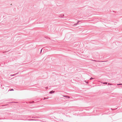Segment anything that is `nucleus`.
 I'll list each match as a JSON object with an SVG mask.
<instances>
[{
    "instance_id": "obj_1",
    "label": "nucleus",
    "mask_w": 122,
    "mask_h": 122,
    "mask_svg": "<svg viewBox=\"0 0 122 122\" xmlns=\"http://www.w3.org/2000/svg\"><path fill=\"white\" fill-rule=\"evenodd\" d=\"M64 15L63 14H61L59 15V17H63Z\"/></svg>"
},
{
    "instance_id": "obj_2",
    "label": "nucleus",
    "mask_w": 122,
    "mask_h": 122,
    "mask_svg": "<svg viewBox=\"0 0 122 122\" xmlns=\"http://www.w3.org/2000/svg\"><path fill=\"white\" fill-rule=\"evenodd\" d=\"M54 92H55L54 91H51L49 92V93L50 94H51L54 93Z\"/></svg>"
},
{
    "instance_id": "obj_3",
    "label": "nucleus",
    "mask_w": 122,
    "mask_h": 122,
    "mask_svg": "<svg viewBox=\"0 0 122 122\" xmlns=\"http://www.w3.org/2000/svg\"><path fill=\"white\" fill-rule=\"evenodd\" d=\"M63 96L64 97H66L67 98H70V97H69V96H68L64 95V96Z\"/></svg>"
},
{
    "instance_id": "obj_4",
    "label": "nucleus",
    "mask_w": 122,
    "mask_h": 122,
    "mask_svg": "<svg viewBox=\"0 0 122 122\" xmlns=\"http://www.w3.org/2000/svg\"><path fill=\"white\" fill-rule=\"evenodd\" d=\"M29 121H36V120L35 119H28V120Z\"/></svg>"
},
{
    "instance_id": "obj_5",
    "label": "nucleus",
    "mask_w": 122,
    "mask_h": 122,
    "mask_svg": "<svg viewBox=\"0 0 122 122\" xmlns=\"http://www.w3.org/2000/svg\"><path fill=\"white\" fill-rule=\"evenodd\" d=\"M80 21H78L77 22V23L76 24H75L74 25H77V24L78 23L80 22Z\"/></svg>"
},
{
    "instance_id": "obj_6",
    "label": "nucleus",
    "mask_w": 122,
    "mask_h": 122,
    "mask_svg": "<svg viewBox=\"0 0 122 122\" xmlns=\"http://www.w3.org/2000/svg\"><path fill=\"white\" fill-rule=\"evenodd\" d=\"M102 83L104 84H107V82H102Z\"/></svg>"
},
{
    "instance_id": "obj_7",
    "label": "nucleus",
    "mask_w": 122,
    "mask_h": 122,
    "mask_svg": "<svg viewBox=\"0 0 122 122\" xmlns=\"http://www.w3.org/2000/svg\"><path fill=\"white\" fill-rule=\"evenodd\" d=\"M94 61H98V62H103V61H96V60H93Z\"/></svg>"
},
{
    "instance_id": "obj_8",
    "label": "nucleus",
    "mask_w": 122,
    "mask_h": 122,
    "mask_svg": "<svg viewBox=\"0 0 122 122\" xmlns=\"http://www.w3.org/2000/svg\"><path fill=\"white\" fill-rule=\"evenodd\" d=\"M94 78H92V77H91V78H90V80H92V79H94Z\"/></svg>"
},
{
    "instance_id": "obj_9",
    "label": "nucleus",
    "mask_w": 122,
    "mask_h": 122,
    "mask_svg": "<svg viewBox=\"0 0 122 122\" xmlns=\"http://www.w3.org/2000/svg\"><path fill=\"white\" fill-rule=\"evenodd\" d=\"M117 85H122V84H117Z\"/></svg>"
},
{
    "instance_id": "obj_10",
    "label": "nucleus",
    "mask_w": 122,
    "mask_h": 122,
    "mask_svg": "<svg viewBox=\"0 0 122 122\" xmlns=\"http://www.w3.org/2000/svg\"><path fill=\"white\" fill-rule=\"evenodd\" d=\"M48 98H46L45 97H44V100H45V99H47Z\"/></svg>"
},
{
    "instance_id": "obj_11",
    "label": "nucleus",
    "mask_w": 122,
    "mask_h": 122,
    "mask_svg": "<svg viewBox=\"0 0 122 122\" xmlns=\"http://www.w3.org/2000/svg\"><path fill=\"white\" fill-rule=\"evenodd\" d=\"M108 85H112V84H111V83H108Z\"/></svg>"
},
{
    "instance_id": "obj_12",
    "label": "nucleus",
    "mask_w": 122,
    "mask_h": 122,
    "mask_svg": "<svg viewBox=\"0 0 122 122\" xmlns=\"http://www.w3.org/2000/svg\"><path fill=\"white\" fill-rule=\"evenodd\" d=\"M42 49H42L41 50V51H40V53H41V52H42Z\"/></svg>"
},
{
    "instance_id": "obj_13",
    "label": "nucleus",
    "mask_w": 122,
    "mask_h": 122,
    "mask_svg": "<svg viewBox=\"0 0 122 122\" xmlns=\"http://www.w3.org/2000/svg\"><path fill=\"white\" fill-rule=\"evenodd\" d=\"M10 91H13L14 90L13 89H11L10 90Z\"/></svg>"
},
{
    "instance_id": "obj_14",
    "label": "nucleus",
    "mask_w": 122,
    "mask_h": 122,
    "mask_svg": "<svg viewBox=\"0 0 122 122\" xmlns=\"http://www.w3.org/2000/svg\"><path fill=\"white\" fill-rule=\"evenodd\" d=\"M12 75V76H14V75Z\"/></svg>"
},
{
    "instance_id": "obj_15",
    "label": "nucleus",
    "mask_w": 122,
    "mask_h": 122,
    "mask_svg": "<svg viewBox=\"0 0 122 122\" xmlns=\"http://www.w3.org/2000/svg\"><path fill=\"white\" fill-rule=\"evenodd\" d=\"M86 83H88V82H86Z\"/></svg>"
}]
</instances>
